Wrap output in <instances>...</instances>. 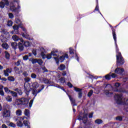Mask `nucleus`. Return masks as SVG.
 <instances>
[{"mask_svg": "<svg viewBox=\"0 0 128 128\" xmlns=\"http://www.w3.org/2000/svg\"><path fill=\"white\" fill-rule=\"evenodd\" d=\"M114 98L116 103L118 104H128V99L122 98V94H116Z\"/></svg>", "mask_w": 128, "mask_h": 128, "instance_id": "nucleus-1", "label": "nucleus"}, {"mask_svg": "<svg viewBox=\"0 0 128 128\" xmlns=\"http://www.w3.org/2000/svg\"><path fill=\"white\" fill-rule=\"evenodd\" d=\"M28 104V100L25 98L16 99L15 101V106H17L20 108V106H26Z\"/></svg>", "mask_w": 128, "mask_h": 128, "instance_id": "nucleus-2", "label": "nucleus"}, {"mask_svg": "<svg viewBox=\"0 0 128 128\" xmlns=\"http://www.w3.org/2000/svg\"><path fill=\"white\" fill-rule=\"evenodd\" d=\"M116 60H117V66H122L124 64V58L122 56V54L120 52H118L116 54Z\"/></svg>", "mask_w": 128, "mask_h": 128, "instance_id": "nucleus-3", "label": "nucleus"}, {"mask_svg": "<svg viewBox=\"0 0 128 128\" xmlns=\"http://www.w3.org/2000/svg\"><path fill=\"white\" fill-rule=\"evenodd\" d=\"M39 51L42 58H46L48 60H50L52 58V54H48L46 56V50L44 48H40L39 49Z\"/></svg>", "mask_w": 128, "mask_h": 128, "instance_id": "nucleus-4", "label": "nucleus"}, {"mask_svg": "<svg viewBox=\"0 0 128 128\" xmlns=\"http://www.w3.org/2000/svg\"><path fill=\"white\" fill-rule=\"evenodd\" d=\"M68 58V54H65L64 56H60L59 58L56 57H54V59L56 62V64H58V62H62L64 60V58Z\"/></svg>", "mask_w": 128, "mask_h": 128, "instance_id": "nucleus-5", "label": "nucleus"}, {"mask_svg": "<svg viewBox=\"0 0 128 128\" xmlns=\"http://www.w3.org/2000/svg\"><path fill=\"white\" fill-rule=\"evenodd\" d=\"M10 108L8 109H4L2 112V116L4 118H10Z\"/></svg>", "mask_w": 128, "mask_h": 128, "instance_id": "nucleus-6", "label": "nucleus"}, {"mask_svg": "<svg viewBox=\"0 0 128 128\" xmlns=\"http://www.w3.org/2000/svg\"><path fill=\"white\" fill-rule=\"evenodd\" d=\"M10 9L12 12H16V14H18L20 12V6L18 5V8H16V6H10Z\"/></svg>", "mask_w": 128, "mask_h": 128, "instance_id": "nucleus-7", "label": "nucleus"}, {"mask_svg": "<svg viewBox=\"0 0 128 128\" xmlns=\"http://www.w3.org/2000/svg\"><path fill=\"white\" fill-rule=\"evenodd\" d=\"M9 2L8 0H2L0 2V8H4L5 6H8Z\"/></svg>", "mask_w": 128, "mask_h": 128, "instance_id": "nucleus-8", "label": "nucleus"}, {"mask_svg": "<svg viewBox=\"0 0 128 128\" xmlns=\"http://www.w3.org/2000/svg\"><path fill=\"white\" fill-rule=\"evenodd\" d=\"M24 118H26V116H23L20 118V120L17 122L18 126L22 127L24 126V124L22 122V120H24Z\"/></svg>", "mask_w": 128, "mask_h": 128, "instance_id": "nucleus-9", "label": "nucleus"}, {"mask_svg": "<svg viewBox=\"0 0 128 128\" xmlns=\"http://www.w3.org/2000/svg\"><path fill=\"white\" fill-rule=\"evenodd\" d=\"M112 32L114 40V42L116 44V52H118V45L116 44V32H114V29H113L112 30Z\"/></svg>", "mask_w": 128, "mask_h": 128, "instance_id": "nucleus-10", "label": "nucleus"}, {"mask_svg": "<svg viewBox=\"0 0 128 128\" xmlns=\"http://www.w3.org/2000/svg\"><path fill=\"white\" fill-rule=\"evenodd\" d=\"M78 120H83V122L84 124H86V122H88V114H84L83 118H82V116H80L78 118Z\"/></svg>", "mask_w": 128, "mask_h": 128, "instance_id": "nucleus-11", "label": "nucleus"}, {"mask_svg": "<svg viewBox=\"0 0 128 128\" xmlns=\"http://www.w3.org/2000/svg\"><path fill=\"white\" fill-rule=\"evenodd\" d=\"M18 28H20L22 30H24V32L26 31V28H24L22 26V24H20L19 26L17 25H14L13 26V28L14 30H18Z\"/></svg>", "mask_w": 128, "mask_h": 128, "instance_id": "nucleus-12", "label": "nucleus"}, {"mask_svg": "<svg viewBox=\"0 0 128 128\" xmlns=\"http://www.w3.org/2000/svg\"><path fill=\"white\" fill-rule=\"evenodd\" d=\"M39 80H40V82H44V84H50L51 83V82H50V80H48L46 78H44V77L40 78H39Z\"/></svg>", "mask_w": 128, "mask_h": 128, "instance_id": "nucleus-13", "label": "nucleus"}, {"mask_svg": "<svg viewBox=\"0 0 128 128\" xmlns=\"http://www.w3.org/2000/svg\"><path fill=\"white\" fill-rule=\"evenodd\" d=\"M124 72V68H118L114 70L115 74H122V73Z\"/></svg>", "mask_w": 128, "mask_h": 128, "instance_id": "nucleus-14", "label": "nucleus"}, {"mask_svg": "<svg viewBox=\"0 0 128 128\" xmlns=\"http://www.w3.org/2000/svg\"><path fill=\"white\" fill-rule=\"evenodd\" d=\"M4 74L6 76H8V74L12 72V69L7 68L6 70H4Z\"/></svg>", "mask_w": 128, "mask_h": 128, "instance_id": "nucleus-15", "label": "nucleus"}, {"mask_svg": "<svg viewBox=\"0 0 128 128\" xmlns=\"http://www.w3.org/2000/svg\"><path fill=\"white\" fill-rule=\"evenodd\" d=\"M23 124L25 126H27V128H30V122H28V120H24L23 122Z\"/></svg>", "mask_w": 128, "mask_h": 128, "instance_id": "nucleus-16", "label": "nucleus"}, {"mask_svg": "<svg viewBox=\"0 0 128 128\" xmlns=\"http://www.w3.org/2000/svg\"><path fill=\"white\" fill-rule=\"evenodd\" d=\"M5 98L8 102H12V96H7Z\"/></svg>", "mask_w": 128, "mask_h": 128, "instance_id": "nucleus-17", "label": "nucleus"}, {"mask_svg": "<svg viewBox=\"0 0 128 128\" xmlns=\"http://www.w3.org/2000/svg\"><path fill=\"white\" fill-rule=\"evenodd\" d=\"M24 114L26 116H28V118H30V110L28 109H25L24 111Z\"/></svg>", "mask_w": 128, "mask_h": 128, "instance_id": "nucleus-18", "label": "nucleus"}, {"mask_svg": "<svg viewBox=\"0 0 128 128\" xmlns=\"http://www.w3.org/2000/svg\"><path fill=\"white\" fill-rule=\"evenodd\" d=\"M42 92V90H38V91L36 89H34L32 91V94H34L35 96H36V94H38V92Z\"/></svg>", "mask_w": 128, "mask_h": 128, "instance_id": "nucleus-19", "label": "nucleus"}, {"mask_svg": "<svg viewBox=\"0 0 128 128\" xmlns=\"http://www.w3.org/2000/svg\"><path fill=\"white\" fill-rule=\"evenodd\" d=\"M12 38L14 42H18V40H20V38H18V36L16 35H14L12 36Z\"/></svg>", "mask_w": 128, "mask_h": 128, "instance_id": "nucleus-20", "label": "nucleus"}, {"mask_svg": "<svg viewBox=\"0 0 128 128\" xmlns=\"http://www.w3.org/2000/svg\"><path fill=\"white\" fill-rule=\"evenodd\" d=\"M69 98L71 102V104H72V106H76V104H75L76 103V100L72 98V96H69Z\"/></svg>", "mask_w": 128, "mask_h": 128, "instance_id": "nucleus-21", "label": "nucleus"}, {"mask_svg": "<svg viewBox=\"0 0 128 128\" xmlns=\"http://www.w3.org/2000/svg\"><path fill=\"white\" fill-rule=\"evenodd\" d=\"M11 46L14 50H16V48H18V44L16 42H12L11 44Z\"/></svg>", "mask_w": 128, "mask_h": 128, "instance_id": "nucleus-22", "label": "nucleus"}, {"mask_svg": "<svg viewBox=\"0 0 128 128\" xmlns=\"http://www.w3.org/2000/svg\"><path fill=\"white\" fill-rule=\"evenodd\" d=\"M2 46L3 48H4V50H8V44L6 43H3Z\"/></svg>", "mask_w": 128, "mask_h": 128, "instance_id": "nucleus-23", "label": "nucleus"}, {"mask_svg": "<svg viewBox=\"0 0 128 128\" xmlns=\"http://www.w3.org/2000/svg\"><path fill=\"white\" fill-rule=\"evenodd\" d=\"M16 116H22V110H18L16 112Z\"/></svg>", "mask_w": 128, "mask_h": 128, "instance_id": "nucleus-24", "label": "nucleus"}, {"mask_svg": "<svg viewBox=\"0 0 128 128\" xmlns=\"http://www.w3.org/2000/svg\"><path fill=\"white\" fill-rule=\"evenodd\" d=\"M94 122L97 124H102V120L100 119H97L95 120Z\"/></svg>", "mask_w": 128, "mask_h": 128, "instance_id": "nucleus-25", "label": "nucleus"}, {"mask_svg": "<svg viewBox=\"0 0 128 128\" xmlns=\"http://www.w3.org/2000/svg\"><path fill=\"white\" fill-rule=\"evenodd\" d=\"M40 86V85L38 84V82H34L33 84H32V86L34 88H38V86Z\"/></svg>", "mask_w": 128, "mask_h": 128, "instance_id": "nucleus-26", "label": "nucleus"}, {"mask_svg": "<svg viewBox=\"0 0 128 128\" xmlns=\"http://www.w3.org/2000/svg\"><path fill=\"white\" fill-rule=\"evenodd\" d=\"M4 54H5V58H6V60L10 59V54L8 53V52H6V51L4 52Z\"/></svg>", "mask_w": 128, "mask_h": 128, "instance_id": "nucleus-27", "label": "nucleus"}, {"mask_svg": "<svg viewBox=\"0 0 128 128\" xmlns=\"http://www.w3.org/2000/svg\"><path fill=\"white\" fill-rule=\"evenodd\" d=\"M18 48H19V50H24V46H22V44L20 42L18 43Z\"/></svg>", "mask_w": 128, "mask_h": 128, "instance_id": "nucleus-28", "label": "nucleus"}, {"mask_svg": "<svg viewBox=\"0 0 128 128\" xmlns=\"http://www.w3.org/2000/svg\"><path fill=\"white\" fill-rule=\"evenodd\" d=\"M64 68H66V66H64V64L60 65V66L58 68V69L60 70H64Z\"/></svg>", "mask_w": 128, "mask_h": 128, "instance_id": "nucleus-29", "label": "nucleus"}, {"mask_svg": "<svg viewBox=\"0 0 128 128\" xmlns=\"http://www.w3.org/2000/svg\"><path fill=\"white\" fill-rule=\"evenodd\" d=\"M22 36L23 38H27V40H30V36L28 34H22Z\"/></svg>", "mask_w": 128, "mask_h": 128, "instance_id": "nucleus-30", "label": "nucleus"}, {"mask_svg": "<svg viewBox=\"0 0 128 128\" xmlns=\"http://www.w3.org/2000/svg\"><path fill=\"white\" fill-rule=\"evenodd\" d=\"M15 92H18L20 96H22V90L18 89V88H16L14 90Z\"/></svg>", "mask_w": 128, "mask_h": 128, "instance_id": "nucleus-31", "label": "nucleus"}, {"mask_svg": "<svg viewBox=\"0 0 128 128\" xmlns=\"http://www.w3.org/2000/svg\"><path fill=\"white\" fill-rule=\"evenodd\" d=\"M8 80H10V82H14V76H8Z\"/></svg>", "mask_w": 128, "mask_h": 128, "instance_id": "nucleus-32", "label": "nucleus"}, {"mask_svg": "<svg viewBox=\"0 0 128 128\" xmlns=\"http://www.w3.org/2000/svg\"><path fill=\"white\" fill-rule=\"evenodd\" d=\"M8 126H11L12 128H16V124L12 122L9 123Z\"/></svg>", "mask_w": 128, "mask_h": 128, "instance_id": "nucleus-33", "label": "nucleus"}, {"mask_svg": "<svg viewBox=\"0 0 128 128\" xmlns=\"http://www.w3.org/2000/svg\"><path fill=\"white\" fill-rule=\"evenodd\" d=\"M10 94H11L12 96H18V94L14 91H11Z\"/></svg>", "mask_w": 128, "mask_h": 128, "instance_id": "nucleus-34", "label": "nucleus"}, {"mask_svg": "<svg viewBox=\"0 0 128 128\" xmlns=\"http://www.w3.org/2000/svg\"><path fill=\"white\" fill-rule=\"evenodd\" d=\"M60 82H61V84H64L66 82V79L64 78H61L60 79Z\"/></svg>", "mask_w": 128, "mask_h": 128, "instance_id": "nucleus-35", "label": "nucleus"}, {"mask_svg": "<svg viewBox=\"0 0 128 128\" xmlns=\"http://www.w3.org/2000/svg\"><path fill=\"white\" fill-rule=\"evenodd\" d=\"M58 52V50H54L53 49V50L51 52V54L52 56H56V54L55 52Z\"/></svg>", "mask_w": 128, "mask_h": 128, "instance_id": "nucleus-36", "label": "nucleus"}, {"mask_svg": "<svg viewBox=\"0 0 128 128\" xmlns=\"http://www.w3.org/2000/svg\"><path fill=\"white\" fill-rule=\"evenodd\" d=\"M4 90L5 92H6L7 94H8L9 92L10 93V92H12V90H10V89H8V88H4Z\"/></svg>", "mask_w": 128, "mask_h": 128, "instance_id": "nucleus-37", "label": "nucleus"}, {"mask_svg": "<svg viewBox=\"0 0 128 128\" xmlns=\"http://www.w3.org/2000/svg\"><path fill=\"white\" fill-rule=\"evenodd\" d=\"M12 21L9 20L8 22L7 25L8 26H12Z\"/></svg>", "mask_w": 128, "mask_h": 128, "instance_id": "nucleus-38", "label": "nucleus"}, {"mask_svg": "<svg viewBox=\"0 0 128 128\" xmlns=\"http://www.w3.org/2000/svg\"><path fill=\"white\" fill-rule=\"evenodd\" d=\"M92 94H94V91L92 90H90L88 94V96H92Z\"/></svg>", "mask_w": 128, "mask_h": 128, "instance_id": "nucleus-39", "label": "nucleus"}, {"mask_svg": "<svg viewBox=\"0 0 128 128\" xmlns=\"http://www.w3.org/2000/svg\"><path fill=\"white\" fill-rule=\"evenodd\" d=\"M15 72L18 74H20V69H18V68H15Z\"/></svg>", "mask_w": 128, "mask_h": 128, "instance_id": "nucleus-40", "label": "nucleus"}, {"mask_svg": "<svg viewBox=\"0 0 128 128\" xmlns=\"http://www.w3.org/2000/svg\"><path fill=\"white\" fill-rule=\"evenodd\" d=\"M37 62L40 64V66H42V60H37Z\"/></svg>", "mask_w": 128, "mask_h": 128, "instance_id": "nucleus-41", "label": "nucleus"}, {"mask_svg": "<svg viewBox=\"0 0 128 128\" xmlns=\"http://www.w3.org/2000/svg\"><path fill=\"white\" fill-rule=\"evenodd\" d=\"M74 90H76V92H82V89H80V88H78L76 87H74Z\"/></svg>", "mask_w": 128, "mask_h": 128, "instance_id": "nucleus-42", "label": "nucleus"}, {"mask_svg": "<svg viewBox=\"0 0 128 128\" xmlns=\"http://www.w3.org/2000/svg\"><path fill=\"white\" fill-rule=\"evenodd\" d=\"M32 104H34V100H30V101L29 103L30 108H32Z\"/></svg>", "mask_w": 128, "mask_h": 128, "instance_id": "nucleus-43", "label": "nucleus"}, {"mask_svg": "<svg viewBox=\"0 0 128 128\" xmlns=\"http://www.w3.org/2000/svg\"><path fill=\"white\" fill-rule=\"evenodd\" d=\"M32 64H36V62H38V60L37 59H32L31 60Z\"/></svg>", "mask_w": 128, "mask_h": 128, "instance_id": "nucleus-44", "label": "nucleus"}, {"mask_svg": "<svg viewBox=\"0 0 128 128\" xmlns=\"http://www.w3.org/2000/svg\"><path fill=\"white\" fill-rule=\"evenodd\" d=\"M105 78L108 80H110V74H107L105 76Z\"/></svg>", "mask_w": 128, "mask_h": 128, "instance_id": "nucleus-45", "label": "nucleus"}, {"mask_svg": "<svg viewBox=\"0 0 128 128\" xmlns=\"http://www.w3.org/2000/svg\"><path fill=\"white\" fill-rule=\"evenodd\" d=\"M24 60H28V56L26 55L23 57Z\"/></svg>", "mask_w": 128, "mask_h": 128, "instance_id": "nucleus-46", "label": "nucleus"}, {"mask_svg": "<svg viewBox=\"0 0 128 128\" xmlns=\"http://www.w3.org/2000/svg\"><path fill=\"white\" fill-rule=\"evenodd\" d=\"M24 46L26 47L29 46H30V42H24Z\"/></svg>", "mask_w": 128, "mask_h": 128, "instance_id": "nucleus-47", "label": "nucleus"}, {"mask_svg": "<svg viewBox=\"0 0 128 128\" xmlns=\"http://www.w3.org/2000/svg\"><path fill=\"white\" fill-rule=\"evenodd\" d=\"M26 82H28L30 80V78L28 77H27L24 79Z\"/></svg>", "mask_w": 128, "mask_h": 128, "instance_id": "nucleus-48", "label": "nucleus"}, {"mask_svg": "<svg viewBox=\"0 0 128 128\" xmlns=\"http://www.w3.org/2000/svg\"><path fill=\"white\" fill-rule=\"evenodd\" d=\"M8 16L10 18H14V14L12 13H9Z\"/></svg>", "mask_w": 128, "mask_h": 128, "instance_id": "nucleus-49", "label": "nucleus"}, {"mask_svg": "<svg viewBox=\"0 0 128 128\" xmlns=\"http://www.w3.org/2000/svg\"><path fill=\"white\" fill-rule=\"evenodd\" d=\"M0 96H4V90H0Z\"/></svg>", "mask_w": 128, "mask_h": 128, "instance_id": "nucleus-50", "label": "nucleus"}, {"mask_svg": "<svg viewBox=\"0 0 128 128\" xmlns=\"http://www.w3.org/2000/svg\"><path fill=\"white\" fill-rule=\"evenodd\" d=\"M31 78H36V75L34 74H31Z\"/></svg>", "mask_w": 128, "mask_h": 128, "instance_id": "nucleus-51", "label": "nucleus"}, {"mask_svg": "<svg viewBox=\"0 0 128 128\" xmlns=\"http://www.w3.org/2000/svg\"><path fill=\"white\" fill-rule=\"evenodd\" d=\"M42 70L44 71L43 72H48V70L46 67H43L42 68Z\"/></svg>", "mask_w": 128, "mask_h": 128, "instance_id": "nucleus-52", "label": "nucleus"}, {"mask_svg": "<svg viewBox=\"0 0 128 128\" xmlns=\"http://www.w3.org/2000/svg\"><path fill=\"white\" fill-rule=\"evenodd\" d=\"M32 52L34 56H36V49H33Z\"/></svg>", "mask_w": 128, "mask_h": 128, "instance_id": "nucleus-53", "label": "nucleus"}, {"mask_svg": "<svg viewBox=\"0 0 128 128\" xmlns=\"http://www.w3.org/2000/svg\"><path fill=\"white\" fill-rule=\"evenodd\" d=\"M69 50H70V54H74V50H72V48H70Z\"/></svg>", "mask_w": 128, "mask_h": 128, "instance_id": "nucleus-54", "label": "nucleus"}, {"mask_svg": "<svg viewBox=\"0 0 128 128\" xmlns=\"http://www.w3.org/2000/svg\"><path fill=\"white\" fill-rule=\"evenodd\" d=\"M116 120H122V118L121 116H118L116 118Z\"/></svg>", "mask_w": 128, "mask_h": 128, "instance_id": "nucleus-55", "label": "nucleus"}, {"mask_svg": "<svg viewBox=\"0 0 128 128\" xmlns=\"http://www.w3.org/2000/svg\"><path fill=\"white\" fill-rule=\"evenodd\" d=\"M22 62V60H18L16 63V66H20V62Z\"/></svg>", "mask_w": 128, "mask_h": 128, "instance_id": "nucleus-56", "label": "nucleus"}, {"mask_svg": "<svg viewBox=\"0 0 128 128\" xmlns=\"http://www.w3.org/2000/svg\"><path fill=\"white\" fill-rule=\"evenodd\" d=\"M116 88H118V86H120V83L116 82L115 84H114Z\"/></svg>", "mask_w": 128, "mask_h": 128, "instance_id": "nucleus-57", "label": "nucleus"}, {"mask_svg": "<svg viewBox=\"0 0 128 128\" xmlns=\"http://www.w3.org/2000/svg\"><path fill=\"white\" fill-rule=\"evenodd\" d=\"M15 22H16V24H20V20L18 18H16Z\"/></svg>", "mask_w": 128, "mask_h": 128, "instance_id": "nucleus-58", "label": "nucleus"}, {"mask_svg": "<svg viewBox=\"0 0 128 128\" xmlns=\"http://www.w3.org/2000/svg\"><path fill=\"white\" fill-rule=\"evenodd\" d=\"M22 74H23V76H26V77L28 76V72H24L22 73Z\"/></svg>", "mask_w": 128, "mask_h": 128, "instance_id": "nucleus-59", "label": "nucleus"}, {"mask_svg": "<svg viewBox=\"0 0 128 128\" xmlns=\"http://www.w3.org/2000/svg\"><path fill=\"white\" fill-rule=\"evenodd\" d=\"M68 86H69L70 88H72V84L71 82H68Z\"/></svg>", "mask_w": 128, "mask_h": 128, "instance_id": "nucleus-60", "label": "nucleus"}, {"mask_svg": "<svg viewBox=\"0 0 128 128\" xmlns=\"http://www.w3.org/2000/svg\"><path fill=\"white\" fill-rule=\"evenodd\" d=\"M92 116H94V113H90V114H89V118H92Z\"/></svg>", "mask_w": 128, "mask_h": 128, "instance_id": "nucleus-61", "label": "nucleus"}, {"mask_svg": "<svg viewBox=\"0 0 128 128\" xmlns=\"http://www.w3.org/2000/svg\"><path fill=\"white\" fill-rule=\"evenodd\" d=\"M111 76L113 78H116V75L114 73V74H112Z\"/></svg>", "mask_w": 128, "mask_h": 128, "instance_id": "nucleus-62", "label": "nucleus"}, {"mask_svg": "<svg viewBox=\"0 0 128 128\" xmlns=\"http://www.w3.org/2000/svg\"><path fill=\"white\" fill-rule=\"evenodd\" d=\"M84 128H92V127H90V125L88 124V125H86Z\"/></svg>", "mask_w": 128, "mask_h": 128, "instance_id": "nucleus-63", "label": "nucleus"}, {"mask_svg": "<svg viewBox=\"0 0 128 128\" xmlns=\"http://www.w3.org/2000/svg\"><path fill=\"white\" fill-rule=\"evenodd\" d=\"M78 98H82V92H78Z\"/></svg>", "mask_w": 128, "mask_h": 128, "instance_id": "nucleus-64", "label": "nucleus"}]
</instances>
